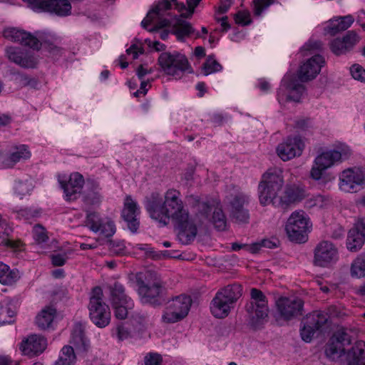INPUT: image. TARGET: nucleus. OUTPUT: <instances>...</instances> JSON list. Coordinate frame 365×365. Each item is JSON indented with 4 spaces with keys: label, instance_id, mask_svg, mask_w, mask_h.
Here are the masks:
<instances>
[{
    "label": "nucleus",
    "instance_id": "obj_1",
    "mask_svg": "<svg viewBox=\"0 0 365 365\" xmlns=\"http://www.w3.org/2000/svg\"><path fill=\"white\" fill-rule=\"evenodd\" d=\"M145 207L150 217L163 226L171 220L179 231V238L184 243H188L195 237L197 225L190 219L178 190H168L163 199L160 193L153 192L145 198Z\"/></svg>",
    "mask_w": 365,
    "mask_h": 365
},
{
    "label": "nucleus",
    "instance_id": "obj_2",
    "mask_svg": "<svg viewBox=\"0 0 365 365\" xmlns=\"http://www.w3.org/2000/svg\"><path fill=\"white\" fill-rule=\"evenodd\" d=\"M284 185L282 169L273 168L263 174L258 186L259 200L262 205L272 204L274 206L289 205L302 201L306 197L304 188L295 185L286 186L279 195Z\"/></svg>",
    "mask_w": 365,
    "mask_h": 365
},
{
    "label": "nucleus",
    "instance_id": "obj_3",
    "mask_svg": "<svg viewBox=\"0 0 365 365\" xmlns=\"http://www.w3.org/2000/svg\"><path fill=\"white\" fill-rule=\"evenodd\" d=\"M351 154V148L341 143L336 144L332 149L322 151L313 160L309 171L310 178L315 181L322 180L326 170L347 160Z\"/></svg>",
    "mask_w": 365,
    "mask_h": 365
},
{
    "label": "nucleus",
    "instance_id": "obj_4",
    "mask_svg": "<svg viewBox=\"0 0 365 365\" xmlns=\"http://www.w3.org/2000/svg\"><path fill=\"white\" fill-rule=\"evenodd\" d=\"M242 295V287L233 283L220 289L210 302L211 314L217 319L227 317Z\"/></svg>",
    "mask_w": 365,
    "mask_h": 365
},
{
    "label": "nucleus",
    "instance_id": "obj_5",
    "mask_svg": "<svg viewBox=\"0 0 365 365\" xmlns=\"http://www.w3.org/2000/svg\"><path fill=\"white\" fill-rule=\"evenodd\" d=\"M312 227L309 216L303 210H296L288 217L285 224V231L288 238L295 242L306 241L307 233Z\"/></svg>",
    "mask_w": 365,
    "mask_h": 365
},
{
    "label": "nucleus",
    "instance_id": "obj_6",
    "mask_svg": "<svg viewBox=\"0 0 365 365\" xmlns=\"http://www.w3.org/2000/svg\"><path fill=\"white\" fill-rule=\"evenodd\" d=\"M338 187L344 193H356L364 189L365 166H352L340 172Z\"/></svg>",
    "mask_w": 365,
    "mask_h": 365
},
{
    "label": "nucleus",
    "instance_id": "obj_7",
    "mask_svg": "<svg viewBox=\"0 0 365 365\" xmlns=\"http://www.w3.org/2000/svg\"><path fill=\"white\" fill-rule=\"evenodd\" d=\"M102 297V289L98 287H95L92 291L88 305L90 319L98 328L107 327L111 318L109 307L103 302Z\"/></svg>",
    "mask_w": 365,
    "mask_h": 365
},
{
    "label": "nucleus",
    "instance_id": "obj_8",
    "mask_svg": "<svg viewBox=\"0 0 365 365\" xmlns=\"http://www.w3.org/2000/svg\"><path fill=\"white\" fill-rule=\"evenodd\" d=\"M158 63L165 74L175 78H180L185 72L191 73L193 71L185 56L178 52L162 53Z\"/></svg>",
    "mask_w": 365,
    "mask_h": 365
},
{
    "label": "nucleus",
    "instance_id": "obj_9",
    "mask_svg": "<svg viewBox=\"0 0 365 365\" xmlns=\"http://www.w3.org/2000/svg\"><path fill=\"white\" fill-rule=\"evenodd\" d=\"M250 297L247 310L252 318V326L257 328L268 317V302L264 293L256 288L251 289Z\"/></svg>",
    "mask_w": 365,
    "mask_h": 365
},
{
    "label": "nucleus",
    "instance_id": "obj_10",
    "mask_svg": "<svg viewBox=\"0 0 365 365\" xmlns=\"http://www.w3.org/2000/svg\"><path fill=\"white\" fill-rule=\"evenodd\" d=\"M172 8L171 0H161L150 10L146 17L142 21L141 26L152 32L158 29L170 26L171 20L163 18L165 12Z\"/></svg>",
    "mask_w": 365,
    "mask_h": 365
},
{
    "label": "nucleus",
    "instance_id": "obj_11",
    "mask_svg": "<svg viewBox=\"0 0 365 365\" xmlns=\"http://www.w3.org/2000/svg\"><path fill=\"white\" fill-rule=\"evenodd\" d=\"M110 295L115 317L118 319H125L134 307L133 299L125 294L124 287L118 282L113 284Z\"/></svg>",
    "mask_w": 365,
    "mask_h": 365
},
{
    "label": "nucleus",
    "instance_id": "obj_12",
    "mask_svg": "<svg viewBox=\"0 0 365 365\" xmlns=\"http://www.w3.org/2000/svg\"><path fill=\"white\" fill-rule=\"evenodd\" d=\"M192 299L186 295L176 297L170 301L162 319L166 323H175L184 319L188 314Z\"/></svg>",
    "mask_w": 365,
    "mask_h": 365
},
{
    "label": "nucleus",
    "instance_id": "obj_13",
    "mask_svg": "<svg viewBox=\"0 0 365 365\" xmlns=\"http://www.w3.org/2000/svg\"><path fill=\"white\" fill-rule=\"evenodd\" d=\"M339 259L338 250L335 245L329 241L319 242L314 249L315 264L327 267L336 263Z\"/></svg>",
    "mask_w": 365,
    "mask_h": 365
},
{
    "label": "nucleus",
    "instance_id": "obj_14",
    "mask_svg": "<svg viewBox=\"0 0 365 365\" xmlns=\"http://www.w3.org/2000/svg\"><path fill=\"white\" fill-rule=\"evenodd\" d=\"M303 301L297 297H281L276 301L277 312L287 320L302 314Z\"/></svg>",
    "mask_w": 365,
    "mask_h": 365
},
{
    "label": "nucleus",
    "instance_id": "obj_15",
    "mask_svg": "<svg viewBox=\"0 0 365 365\" xmlns=\"http://www.w3.org/2000/svg\"><path fill=\"white\" fill-rule=\"evenodd\" d=\"M305 94L304 86L297 82L296 79L289 81L287 77L282 80V85L278 91L279 101L299 102Z\"/></svg>",
    "mask_w": 365,
    "mask_h": 365
},
{
    "label": "nucleus",
    "instance_id": "obj_16",
    "mask_svg": "<svg viewBox=\"0 0 365 365\" xmlns=\"http://www.w3.org/2000/svg\"><path fill=\"white\" fill-rule=\"evenodd\" d=\"M249 196L242 192L227 196L230 215L238 222H248L250 215L248 210L245 207V205L249 202Z\"/></svg>",
    "mask_w": 365,
    "mask_h": 365
},
{
    "label": "nucleus",
    "instance_id": "obj_17",
    "mask_svg": "<svg viewBox=\"0 0 365 365\" xmlns=\"http://www.w3.org/2000/svg\"><path fill=\"white\" fill-rule=\"evenodd\" d=\"M304 145L298 136L288 137L280 143L276 149L277 155L283 160L287 161L301 155Z\"/></svg>",
    "mask_w": 365,
    "mask_h": 365
},
{
    "label": "nucleus",
    "instance_id": "obj_18",
    "mask_svg": "<svg viewBox=\"0 0 365 365\" xmlns=\"http://www.w3.org/2000/svg\"><path fill=\"white\" fill-rule=\"evenodd\" d=\"M86 225L93 232H100L106 237L113 236L116 230L115 223L110 218H101L96 212L87 214Z\"/></svg>",
    "mask_w": 365,
    "mask_h": 365
},
{
    "label": "nucleus",
    "instance_id": "obj_19",
    "mask_svg": "<svg viewBox=\"0 0 365 365\" xmlns=\"http://www.w3.org/2000/svg\"><path fill=\"white\" fill-rule=\"evenodd\" d=\"M6 54L9 61L22 68H33L38 64V58L29 50L10 46L6 48Z\"/></svg>",
    "mask_w": 365,
    "mask_h": 365
},
{
    "label": "nucleus",
    "instance_id": "obj_20",
    "mask_svg": "<svg viewBox=\"0 0 365 365\" xmlns=\"http://www.w3.org/2000/svg\"><path fill=\"white\" fill-rule=\"evenodd\" d=\"M327 321V314L322 312H314L308 315L300 330L302 339L306 342L311 341L315 331L321 328Z\"/></svg>",
    "mask_w": 365,
    "mask_h": 365
},
{
    "label": "nucleus",
    "instance_id": "obj_21",
    "mask_svg": "<svg viewBox=\"0 0 365 365\" xmlns=\"http://www.w3.org/2000/svg\"><path fill=\"white\" fill-rule=\"evenodd\" d=\"M365 242V219H358L349 230L346 238V248L350 252L359 250Z\"/></svg>",
    "mask_w": 365,
    "mask_h": 365
},
{
    "label": "nucleus",
    "instance_id": "obj_22",
    "mask_svg": "<svg viewBox=\"0 0 365 365\" xmlns=\"http://www.w3.org/2000/svg\"><path fill=\"white\" fill-rule=\"evenodd\" d=\"M47 347L46 339L39 334H31L24 339L19 344V349L24 355L38 356Z\"/></svg>",
    "mask_w": 365,
    "mask_h": 365
},
{
    "label": "nucleus",
    "instance_id": "obj_23",
    "mask_svg": "<svg viewBox=\"0 0 365 365\" xmlns=\"http://www.w3.org/2000/svg\"><path fill=\"white\" fill-rule=\"evenodd\" d=\"M58 182L63 189L66 200H73L80 194L84 184V179L80 173H73L71 174L68 182L66 177H63V179L59 177Z\"/></svg>",
    "mask_w": 365,
    "mask_h": 365
},
{
    "label": "nucleus",
    "instance_id": "obj_24",
    "mask_svg": "<svg viewBox=\"0 0 365 365\" xmlns=\"http://www.w3.org/2000/svg\"><path fill=\"white\" fill-rule=\"evenodd\" d=\"M325 61L323 56L320 55L312 56L300 66L298 78L302 82L314 78L319 73Z\"/></svg>",
    "mask_w": 365,
    "mask_h": 365
},
{
    "label": "nucleus",
    "instance_id": "obj_25",
    "mask_svg": "<svg viewBox=\"0 0 365 365\" xmlns=\"http://www.w3.org/2000/svg\"><path fill=\"white\" fill-rule=\"evenodd\" d=\"M3 35L5 38L11 41L19 43L32 48L38 49L39 48V39L24 30L8 28L4 29Z\"/></svg>",
    "mask_w": 365,
    "mask_h": 365
},
{
    "label": "nucleus",
    "instance_id": "obj_26",
    "mask_svg": "<svg viewBox=\"0 0 365 365\" xmlns=\"http://www.w3.org/2000/svg\"><path fill=\"white\" fill-rule=\"evenodd\" d=\"M351 343L349 336L344 331H339L334 334L325 350L326 355L334 360L344 354L345 346Z\"/></svg>",
    "mask_w": 365,
    "mask_h": 365
},
{
    "label": "nucleus",
    "instance_id": "obj_27",
    "mask_svg": "<svg viewBox=\"0 0 365 365\" xmlns=\"http://www.w3.org/2000/svg\"><path fill=\"white\" fill-rule=\"evenodd\" d=\"M199 207L202 209L200 215L202 220L200 224L212 220L215 228L218 230H224L226 227V219L221 207H210L205 203H199Z\"/></svg>",
    "mask_w": 365,
    "mask_h": 365
},
{
    "label": "nucleus",
    "instance_id": "obj_28",
    "mask_svg": "<svg viewBox=\"0 0 365 365\" xmlns=\"http://www.w3.org/2000/svg\"><path fill=\"white\" fill-rule=\"evenodd\" d=\"M139 215L140 210L138 203L130 196H127L124 200L121 215L132 232H135L138 227Z\"/></svg>",
    "mask_w": 365,
    "mask_h": 365
},
{
    "label": "nucleus",
    "instance_id": "obj_29",
    "mask_svg": "<svg viewBox=\"0 0 365 365\" xmlns=\"http://www.w3.org/2000/svg\"><path fill=\"white\" fill-rule=\"evenodd\" d=\"M359 41V37L354 31H349L343 38H336L330 43L331 51L336 55H341L351 48Z\"/></svg>",
    "mask_w": 365,
    "mask_h": 365
},
{
    "label": "nucleus",
    "instance_id": "obj_30",
    "mask_svg": "<svg viewBox=\"0 0 365 365\" xmlns=\"http://www.w3.org/2000/svg\"><path fill=\"white\" fill-rule=\"evenodd\" d=\"M354 19L351 15L334 18L327 23V25L324 28V32L326 34L334 36L338 32L349 29L354 23Z\"/></svg>",
    "mask_w": 365,
    "mask_h": 365
},
{
    "label": "nucleus",
    "instance_id": "obj_31",
    "mask_svg": "<svg viewBox=\"0 0 365 365\" xmlns=\"http://www.w3.org/2000/svg\"><path fill=\"white\" fill-rule=\"evenodd\" d=\"M101 199L99 183L94 180H88L83 195L84 202L89 205H96L100 204Z\"/></svg>",
    "mask_w": 365,
    "mask_h": 365
},
{
    "label": "nucleus",
    "instance_id": "obj_32",
    "mask_svg": "<svg viewBox=\"0 0 365 365\" xmlns=\"http://www.w3.org/2000/svg\"><path fill=\"white\" fill-rule=\"evenodd\" d=\"M163 287L161 282L158 280L152 284H145L141 282L138 289L139 295L144 303H149L162 292Z\"/></svg>",
    "mask_w": 365,
    "mask_h": 365
},
{
    "label": "nucleus",
    "instance_id": "obj_33",
    "mask_svg": "<svg viewBox=\"0 0 365 365\" xmlns=\"http://www.w3.org/2000/svg\"><path fill=\"white\" fill-rule=\"evenodd\" d=\"M70 343L76 349L86 351L89 342L84 334V327L81 323H76L71 332Z\"/></svg>",
    "mask_w": 365,
    "mask_h": 365
},
{
    "label": "nucleus",
    "instance_id": "obj_34",
    "mask_svg": "<svg viewBox=\"0 0 365 365\" xmlns=\"http://www.w3.org/2000/svg\"><path fill=\"white\" fill-rule=\"evenodd\" d=\"M348 365H365V342L356 341L348 354Z\"/></svg>",
    "mask_w": 365,
    "mask_h": 365
},
{
    "label": "nucleus",
    "instance_id": "obj_35",
    "mask_svg": "<svg viewBox=\"0 0 365 365\" xmlns=\"http://www.w3.org/2000/svg\"><path fill=\"white\" fill-rule=\"evenodd\" d=\"M56 316V308L53 306H46L36 316V324L41 329H48L51 327Z\"/></svg>",
    "mask_w": 365,
    "mask_h": 365
},
{
    "label": "nucleus",
    "instance_id": "obj_36",
    "mask_svg": "<svg viewBox=\"0 0 365 365\" xmlns=\"http://www.w3.org/2000/svg\"><path fill=\"white\" fill-rule=\"evenodd\" d=\"M31 156V153L28 147L25 145H21L16 147L11 153L9 156L5 160L6 167H13L17 162L21 160H26Z\"/></svg>",
    "mask_w": 365,
    "mask_h": 365
},
{
    "label": "nucleus",
    "instance_id": "obj_37",
    "mask_svg": "<svg viewBox=\"0 0 365 365\" xmlns=\"http://www.w3.org/2000/svg\"><path fill=\"white\" fill-rule=\"evenodd\" d=\"M16 309L11 301L4 299L0 303V326L13 322Z\"/></svg>",
    "mask_w": 365,
    "mask_h": 365
},
{
    "label": "nucleus",
    "instance_id": "obj_38",
    "mask_svg": "<svg viewBox=\"0 0 365 365\" xmlns=\"http://www.w3.org/2000/svg\"><path fill=\"white\" fill-rule=\"evenodd\" d=\"M12 232V228L8 225L6 220L0 215V246L11 248L18 247L19 243L9 239V235Z\"/></svg>",
    "mask_w": 365,
    "mask_h": 365
},
{
    "label": "nucleus",
    "instance_id": "obj_39",
    "mask_svg": "<svg viewBox=\"0 0 365 365\" xmlns=\"http://www.w3.org/2000/svg\"><path fill=\"white\" fill-rule=\"evenodd\" d=\"M350 274L356 279L365 277V252L358 255L352 261L350 266Z\"/></svg>",
    "mask_w": 365,
    "mask_h": 365
},
{
    "label": "nucleus",
    "instance_id": "obj_40",
    "mask_svg": "<svg viewBox=\"0 0 365 365\" xmlns=\"http://www.w3.org/2000/svg\"><path fill=\"white\" fill-rule=\"evenodd\" d=\"M19 278V272L16 269H11L7 264L0 262V283L5 285L12 284Z\"/></svg>",
    "mask_w": 365,
    "mask_h": 365
},
{
    "label": "nucleus",
    "instance_id": "obj_41",
    "mask_svg": "<svg viewBox=\"0 0 365 365\" xmlns=\"http://www.w3.org/2000/svg\"><path fill=\"white\" fill-rule=\"evenodd\" d=\"M76 361V356L73 347L66 345L61 349L55 365H75Z\"/></svg>",
    "mask_w": 365,
    "mask_h": 365
},
{
    "label": "nucleus",
    "instance_id": "obj_42",
    "mask_svg": "<svg viewBox=\"0 0 365 365\" xmlns=\"http://www.w3.org/2000/svg\"><path fill=\"white\" fill-rule=\"evenodd\" d=\"M330 201L329 198L322 195H314L309 197L304 203L307 209L321 210L329 206Z\"/></svg>",
    "mask_w": 365,
    "mask_h": 365
},
{
    "label": "nucleus",
    "instance_id": "obj_43",
    "mask_svg": "<svg viewBox=\"0 0 365 365\" xmlns=\"http://www.w3.org/2000/svg\"><path fill=\"white\" fill-rule=\"evenodd\" d=\"M175 28V33L179 38H183L190 35L193 32L191 25L182 19H175L171 21V24Z\"/></svg>",
    "mask_w": 365,
    "mask_h": 365
},
{
    "label": "nucleus",
    "instance_id": "obj_44",
    "mask_svg": "<svg viewBox=\"0 0 365 365\" xmlns=\"http://www.w3.org/2000/svg\"><path fill=\"white\" fill-rule=\"evenodd\" d=\"M222 69V66L216 61L213 56H209L202 66V72L205 76L220 71Z\"/></svg>",
    "mask_w": 365,
    "mask_h": 365
},
{
    "label": "nucleus",
    "instance_id": "obj_45",
    "mask_svg": "<svg viewBox=\"0 0 365 365\" xmlns=\"http://www.w3.org/2000/svg\"><path fill=\"white\" fill-rule=\"evenodd\" d=\"M32 184L31 182L26 181H18L16 182L14 186L15 193L19 195L21 198L25 196L31 192L32 190Z\"/></svg>",
    "mask_w": 365,
    "mask_h": 365
},
{
    "label": "nucleus",
    "instance_id": "obj_46",
    "mask_svg": "<svg viewBox=\"0 0 365 365\" xmlns=\"http://www.w3.org/2000/svg\"><path fill=\"white\" fill-rule=\"evenodd\" d=\"M32 232L34 240L38 245L46 242L48 239L46 231L40 225H35Z\"/></svg>",
    "mask_w": 365,
    "mask_h": 365
},
{
    "label": "nucleus",
    "instance_id": "obj_47",
    "mask_svg": "<svg viewBox=\"0 0 365 365\" xmlns=\"http://www.w3.org/2000/svg\"><path fill=\"white\" fill-rule=\"evenodd\" d=\"M350 73L352 78L361 83H365V69L359 64H354L350 67Z\"/></svg>",
    "mask_w": 365,
    "mask_h": 365
},
{
    "label": "nucleus",
    "instance_id": "obj_48",
    "mask_svg": "<svg viewBox=\"0 0 365 365\" xmlns=\"http://www.w3.org/2000/svg\"><path fill=\"white\" fill-rule=\"evenodd\" d=\"M274 0H254V13L256 16H260L262 11L274 4Z\"/></svg>",
    "mask_w": 365,
    "mask_h": 365
},
{
    "label": "nucleus",
    "instance_id": "obj_49",
    "mask_svg": "<svg viewBox=\"0 0 365 365\" xmlns=\"http://www.w3.org/2000/svg\"><path fill=\"white\" fill-rule=\"evenodd\" d=\"M110 251L116 255H121L125 253V245L124 241L113 240L109 242Z\"/></svg>",
    "mask_w": 365,
    "mask_h": 365
},
{
    "label": "nucleus",
    "instance_id": "obj_50",
    "mask_svg": "<svg viewBox=\"0 0 365 365\" xmlns=\"http://www.w3.org/2000/svg\"><path fill=\"white\" fill-rule=\"evenodd\" d=\"M113 334H115L120 341L128 339L131 336L130 331L123 324L117 325L113 329Z\"/></svg>",
    "mask_w": 365,
    "mask_h": 365
},
{
    "label": "nucleus",
    "instance_id": "obj_51",
    "mask_svg": "<svg viewBox=\"0 0 365 365\" xmlns=\"http://www.w3.org/2000/svg\"><path fill=\"white\" fill-rule=\"evenodd\" d=\"M39 212L31 208L22 209L18 212L17 217L19 219H24L29 221L38 216Z\"/></svg>",
    "mask_w": 365,
    "mask_h": 365
},
{
    "label": "nucleus",
    "instance_id": "obj_52",
    "mask_svg": "<svg viewBox=\"0 0 365 365\" xmlns=\"http://www.w3.org/2000/svg\"><path fill=\"white\" fill-rule=\"evenodd\" d=\"M235 21L237 24H240L242 26H246L251 23V16L249 11H239L235 15Z\"/></svg>",
    "mask_w": 365,
    "mask_h": 365
},
{
    "label": "nucleus",
    "instance_id": "obj_53",
    "mask_svg": "<svg viewBox=\"0 0 365 365\" xmlns=\"http://www.w3.org/2000/svg\"><path fill=\"white\" fill-rule=\"evenodd\" d=\"M163 359L158 354H150L145 357V365H162Z\"/></svg>",
    "mask_w": 365,
    "mask_h": 365
},
{
    "label": "nucleus",
    "instance_id": "obj_54",
    "mask_svg": "<svg viewBox=\"0 0 365 365\" xmlns=\"http://www.w3.org/2000/svg\"><path fill=\"white\" fill-rule=\"evenodd\" d=\"M143 48L138 44H133L126 50L127 54L132 55L133 59L138 58L139 55L143 54Z\"/></svg>",
    "mask_w": 365,
    "mask_h": 365
},
{
    "label": "nucleus",
    "instance_id": "obj_55",
    "mask_svg": "<svg viewBox=\"0 0 365 365\" xmlns=\"http://www.w3.org/2000/svg\"><path fill=\"white\" fill-rule=\"evenodd\" d=\"M232 0H221V4L217 9V14H222L226 13L230 8Z\"/></svg>",
    "mask_w": 365,
    "mask_h": 365
},
{
    "label": "nucleus",
    "instance_id": "obj_56",
    "mask_svg": "<svg viewBox=\"0 0 365 365\" xmlns=\"http://www.w3.org/2000/svg\"><path fill=\"white\" fill-rule=\"evenodd\" d=\"M52 263L55 266H62L66 261V257L65 255L57 254L51 257Z\"/></svg>",
    "mask_w": 365,
    "mask_h": 365
},
{
    "label": "nucleus",
    "instance_id": "obj_57",
    "mask_svg": "<svg viewBox=\"0 0 365 365\" xmlns=\"http://www.w3.org/2000/svg\"><path fill=\"white\" fill-rule=\"evenodd\" d=\"M216 20L220 24V26L222 27V31H227L228 29H230V26L229 23L227 22V16H224L222 17H215Z\"/></svg>",
    "mask_w": 365,
    "mask_h": 365
},
{
    "label": "nucleus",
    "instance_id": "obj_58",
    "mask_svg": "<svg viewBox=\"0 0 365 365\" xmlns=\"http://www.w3.org/2000/svg\"><path fill=\"white\" fill-rule=\"evenodd\" d=\"M202 0H187V4L188 6V15L185 16H190L194 12L195 8Z\"/></svg>",
    "mask_w": 365,
    "mask_h": 365
},
{
    "label": "nucleus",
    "instance_id": "obj_59",
    "mask_svg": "<svg viewBox=\"0 0 365 365\" xmlns=\"http://www.w3.org/2000/svg\"><path fill=\"white\" fill-rule=\"evenodd\" d=\"M0 365H19L18 361H13L9 356H0Z\"/></svg>",
    "mask_w": 365,
    "mask_h": 365
},
{
    "label": "nucleus",
    "instance_id": "obj_60",
    "mask_svg": "<svg viewBox=\"0 0 365 365\" xmlns=\"http://www.w3.org/2000/svg\"><path fill=\"white\" fill-rule=\"evenodd\" d=\"M148 73H150V71H148L143 65H140L137 69V76L140 79H142Z\"/></svg>",
    "mask_w": 365,
    "mask_h": 365
},
{
    "label": "nucleus",
    "instance_id": "obj_61",
    "mask_svg": "<svg viewBox=\"0 0 365 365\" xmlns=\"http://www.w3.org/2000/svg\"><path fill=\"white\" fill-rule=\"evenodd\" d=\"M259 88L261 91L266 92L270 88V85L265 80L261 79V80H259Z\"/></svg>",
    "mask_w": 365,
    "mask_h": 365
},
{
    "label": "nucleus",
    "instance_id": "obj_62",
    "mask_svg": "<svg viewBox=\"0 0 365 365\" xmlns=\"http://www.w3.org/2000/svg\"><path fill=\"white\" fill-rule=\"evenodd\" d=\"M196 89L199 91L198 96L202 97L206 91L205 84L202 82H200L196 85Z\"/></svg>",
    "mask_w": 365,
    "mask_h": 365
},
{
    "label": "nucleus",
    "instance_id": "obj_63",
    "mask_svg": "<svg viewBox=\"0 0 365 365\" xmlns=\"http://www.w3.org/2000/svg\"><path fill=\"white\" fill-rule=\"evenodd\" d=\"M171 1L172 3L175 5L176 9L181 12H182L183 11H186V12L188 14V9H186V6L183 3L179 4L177 2V0Z\"/></svg>",
    "mask_w": 365,
    "mask_h": 365
},
{
    "label": "nucleus",
    "instance_id": "obj_64",
    "mask_svg": "<svg viewBox=\"0 0 365 365\" xmlns=\"http://www.w3.org/2000/svg\"><path fill=\"white\" fill-rule=\"evenodd\" d=\"M194 53H195V56H197L198 58L204 57L205 56V48L202 46H197L195 48Z\"/></svg>",
    "mask_w": 365,
    "mask_h": 365
}]
</instances>
